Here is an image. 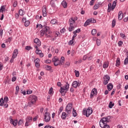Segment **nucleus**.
Segmentation results:
<instances>
[{
	"instance_id": "1",
	"label": "nucleus",
	"mask_w": 128,
	"mask_h": 128,
	"mask_svg": "<svg viewBox=\"0 0 128 128\" xmlns=\"http://www.w3.org/2000/svg\"><path fill=\"white\" fill-rule=\"evenodd\" d=\"M39 27L40 28H42V30L40 32L41 36H44V34H46L47 38H48V36H50V34L51 32H50V30H50L48 27L46 26H43L40 24L39 25Z\"/></svg>"
},
{
	"instance_id": "2",
	"label": "nucleus",
	"mask_w": 128,
	"mask_h": 128,
	"mask_svg": "<svg viewBox=\"0 0 128 128\" xmlns=\"http://www.w3.org/2000/svg\"><path fill=\"white\" fill-rule=\"evenodd\" d=\"M82 112L84 116H86V118H88L90 114H92V109L90 107L88 108H84Z\"/></svg>"
},
{
	"instance_id": "3",
	"label": "nucleus",
	"mask_w": 128,
	"mask_h": 128,
	"mask_svg": "<svg viewBox=\"0 0 128 128\" xmlns=\"http://www.w3.org/2000/svg\"><path fill=\"white\" fill-rule=\"evenodd\" d=\"M70 88V84L66 82L64 86H61L59 90L60 92H64L65 90H68Z\"/></svg>"
},
{
	"instance_id": "4",
	"label": "nucleus",
	"mask_w": 128,
	"mask_h": 128,
	"mask_svg": "<svg viewBox=\"0 0 128 128\" xmlns=\"http://www.w3.org/2000/svg\"><path fill=\"white\" fill-rule=\"evenodd\" d=\"M44 120L46 122H48L50 120V114L48 112H46L44 114Z\"/></svg>"
},
{
	"instance_id": "5",
	"label": "nucleus",
	"mask_w": 128,
	"mask_h": 128,
	"mask_svg": "<svg viewBox=\"0 0 128 128\" xmlns=\"http://www.w3.org/2000/svg\"><path fill=\"white\" fill-rule=\"evenodd\" d=\"M110 116L103 118L100 120V122L106 124H108V122H110Z\"/></svg>"
},
{
	"instance_id": "6",
	"label": "nucleus",
	"mask_w": 128,
	"mask_h": 128,
	"mask_svg": "<svg viewBox=\"0 0 128 128\" xmlns=\"http://www.w3.org/2000/svg\"><path fill=\"white\" fill-rule=\"evenodd\" d=\"M72 104H68L66 105V109H65V112H68V114H70L72 112Z\"/></svg>"
},
{
	"instance_id": "7",
	"label": "nucleus",
	"mask_w": 128,
	"mask_h": 128,
	"mask_svg": "<svg viewBox=\"0 0 128 128\" xmlns=\"http://www.w3.org/2000/svg\"><path fill=\"white\" fill-rule=\"evenodd\" d=\"M110 78L108 75H104L103 78V84L105 85L108 84V82H110Z\"/></svg>"
},
{
	"instance_id": "8",
	"label": "nucleus",
	"mask_w": 128,
	"mask_h": 128,
	"mask_svg": "<svg viewBox=\"0 0 128 128\" xmlns=\"http://www.w3.org/2000/svg\"><path fill=\"white\" fill-rule=\"evenodd\" d=\"M28 100L29 102H35L38 100V96L35 95H30L28 96Z\"/></svg>"
},
{
	"instance_id": "9",
	"label": "nucleus",
	"mask_w": 128,
	"mask_h": 128,
	"mask_svg": "<svg viewBox=\"0 0 128 128\" xmlns=\"http://www.w3.org/2000/svg\"><path fill=\"white\" fill-rule=\"evenodd\" d=\"M8 96H5L4 98V100L3 98H1V99L0 100V106H4V103H8Z\"/></svg>"
},
{
	"instance_id": "10",
	"label": "nucleus",
	"mask_w": 128,
	"mask_h": 128,
	"mask_svg": "<svg viewBox=\"0 0 128 128\" xmlns=\"http://www.w3.org/2000/svg\"><path fill=\"white\" fill-rule=\"evenodd\" d=\"M52 60L55 66H58V65L60 66V60L58 58H56V56H54L52 58Z\"/></svg>"
},
{
	"instance_id": "11",
	"label": "nucleus",
	"mask_w": 128,
	"mask_h": 128,
	"mask_svg": "<svg viewBox=\"0 0 128 128\" xmlns=\"http://www.w3.org/2000/svg\"><path fill=\"white\" fill-rule=\"evenodd\" d=\"M98 94V90L96 88H94L92 90L90 94V98H94V96H96Z\"/></svg>"
},
{
	"instance_id": "12",
	"label": "nucleus",
	"mask_w": 128,
	"mask_h": 128,
	"mask_svg": "<svg viewBox=\"0 0 128 128\" xmlns=\"http://www.w3.org/2000/svg\"><path fill=\"white\" fill-rule=\"evenodd\" d=\"M18 54V49H15L12 54V58H16Z\"/></svg>"
},
{
	"instance_id": "13",
	"label": "nucleus",
	"mask_w": 128,
	"mask_h": 128,
	"mask_svg": "<svg viewBox=\"0 0 128 128\" xmlns=\"http://www.w3.org/2000/svg\"><path fill=\"white\" fill-rule=\"evenodd\" d=\"M80 86V82H78L77 81H74L72 84V86L76 88L78 86Z\"/></svg>"
},
{
	"instance_id": "14",
	"label": "nucleus",
	"mask_w": 128,
	"mask_h": 128,
	"mask_svg": "<svg viewBox=\"0 0 128 128\" xmlns=\"http://www.w3.org/2000/svg\"><path fill=\"white\" fill-rule=\"evenodd\" d=\"M42 12L43 16H46V8L44 6L42 7Z\"/></svg>"
},
{
	"instance_id": "15",
	"label": "nucleus",
	"mask_w": 128,
	"mask_h": 128,
	"mask_svg": "<svg viewBox=\"0 0 128 128\" xmlns=\"http://www.w3.org/2000/svg\"><path fill=\"white\" fill-rule=\"evenodd\" d=\"M118 16V19L119 20H122V17L124 16V14H122V12L120 11Z\"/></svg>"
},
{
	"instance_id": "16",
	"label": "nucleus",
	"mask_w": 128,
	"mask_h": 128,
	"mask_svg": "<svg viewBox=\"0 0 128 128\" xmlns=\"http://www.w3.org/2000/svg\"><path fill=\"white\" fill-rule=\"evenodd\" d=\"M35 66L36 68H40V59L36 58L34 60Z\"/></svg>"
},
{
	"instance_id": "17",
	"label": "nucleus",
	"mask_w": 128,
	"mask_h": 128,
	"mask_svg": "<svg viewBox=\"0 0 128 128\" xmlns=\"http://www.w3.org/2000/svg\"><path fill=\"white\" fill-rule=\"evenodd\" d=\"M113 88H114V86L112 83H110L107 85V88L108 90H109V92H110V90H112Z\"/></svg>"
},
{
	"instance_id": "18",
	"label": "nucleus",
	"mask_w": 128,
	"mask_h": 128,
	"mask_svg": "<svg viewBox=\"0 0 128 128\" xmlns=\"http://www.w3.org/2000/svg\"><path fill=\"white\" fill-rule=\"evenodd\" d=\"M74 24H76V21L74 20V18H72L69 20V24L70 26H74Z\"/></svg>"
},
{
	"instance_id": "19",
	"label": "nucleus",
	"mask_w": 128,
	"mask_h": 128,
	"mask_svg": "<svg viewBox=\"0 0 128 128\" xmlns=\"http://www.w3.org/2000/svg\"><path fill=\"white\" fill-rule=\"evenodd\" d=\"M34 42L38 46H40V40L38 38H36L34 40Z\"/></svg>"
},
{
	"instance_id": "20",
	"label": "nucleus",
	"mask_w": 128,
	"mask_h": 128,
	"mask_svg": "<svg viewBox=\"0 0 128 128\" xmlns=\"http://www.w3.org/2000/svg\"><path fill=\"white\" fill-rule=\"evenodd\" d=\"M10 124H13L14 126H16L18 124V120H12L10 122Z\"/></svg>"
},
{
	"instance_id": "21",
	"label": "nucleus",
	"mask_w": 128,
	"mask_h": 128,
	"mask_svg": "<svg viewBox=\"0 0 128 128\" xmlns=\"http://www.w3.org/2000/svg\"><path fill=\"white\" fill-rule=\"evenodd\" d=\"M91 22H92V19H88L86 20V21L85 22L84 24V26H89Z\"/></svg>"
},
{
	"instance_id": "22",
	"label": "nucleus",
	"mask_w": 128,
	"mask_h": 128,
	"mask_svg": "<svg viewBox=\"0 0 128 128\" xmlns=\"http://www.w3.org/2000/svg\"><path fill=\"white\" fill-rule=\"evenodd\" d=\"M116 1H114L111 6L112 8V10L114 11V10L116 8Z\"/></svg>"
},
{
	"instance_id": "23",
	"label": "nucleus",
	"mask_w": 128,
	"mask_h": 128,
	"mask_svg": "<svg viewBox=\"0 0 128 128\" xmlns=\"http://www.w3.org/2000/svg\"><path fill=\"white\" fill-rule=\"evenodd\" d=\"M110 63L108 62V61L105 62L103 64V68H108V64Z\"/></svg>"
},
{
	"instance_id": "24",
	"label": "nucleus",
	"mask_w": 128,
	"mask_h": 128,
	"mask_svg": "<svg viewBox=\"0 0 128 128\" xmlns=\"http://www.w3.org/2000/svg\"><path fill=\"white\" fill-rule=\"evenodd\" d=\"M4 12H6V6H2L0 8V12L3 13Z\"/></svg>"
},
{
	"instance_id": "25",
	"label": "nucleus",
	"mask_w": 128,
	"mask_h": 128,
	"mask_svg": "<svg viewBox=\"0 0 128 128\" xmlns=\"http://www.w3.org/2000/svg\"><path fill=\"white\" fill-rule=\"evenodd\" d=\"M66 116H68V114H66V113L65 112H63L62 114V120H66Z\"/></svg>"
},
{
	"instance_id": "26",
	"label": "nucleus",
	"mask_w": 128,
	"mask_h": 128,
	"mask_svg": "<svg viewBox=\"0 0 128 128\" xmlns=\"http://www.w3.org/2000/svg\"><path fill=\"white\" fill-rule=\"evenodd\" d=\"M62 5L64 8H66L68 7V3L66 1H63L62 2Z\"/></svg>"
},
{
	"instance_id": "27",
	"label": "nucleus",
	"mask_w": 128,
	"mask_h": 128,
	"mask_svg": "<svg viewBox=\"0 0 128 128\" xmlns=\"http://www.w3.org/2000/svg\"><path fill=\"white\" fill-rule=\"evenodd\" d=\"M112 10V3H109L108 4V12H110Z\"/></svg>"
},
{
	"instance_id": "28",
	"label": "nucleus",
	"mask_w": 128,
	"mask_h": 128,
	"mask_svg": "<svg viewBox=\"0 0 128 128\" xmlns=\"http://www.w3.org/2000/svg\"><path fill=\"white\" fill-rule=\"evenodd\" d=\"M26 122H30L32 120V117L28 116L26 119Z\"/></svg>"
},
{
	"instance_id": "29",
	"label": "nucleus",
	"mask_w": 128,
	"mask_h": 128,
	"mask_svg": "<svg viewBox=\"0 0 128 128\" xmlns=\"http://www.w3.org/2000/svg\"><path fill=\"white\" fill-rule=\"evenodd\" d=\"M120 58H118L116 61V66H120Z\"/></svg>"
},
{
	"instance_id": "30",
	"label": "nucleus",
	"mask_w": 128,
	"mask_h": 128,
	"mask_svg": "<svg viewBox=\"0 0 128 128\" xmlns=\"http://www.w3.org/2000/svg\"><path fill=\"white\" fill-rule=\"evenodd\" d=\"M72 116H74V118H76V116H78V114L76 113V110H74V108H73V111H72Z\"/></svg>"
},
{
	"instance_id": "31",
	"label": "nucleus",
	"mask_w": 128,
	"mask_h": 128,
	"mask_svg": "<svg viewBox=\"0 0 128 128\" xmlns=\"http://www.w3.org/2000/svg\"><path fill=\"white\" fill-rule=\"evenodd\" d=\"M34 104H36V102H33L32 101H29V102H28V106H34Z\"/></svg>"
},
{
	"instance_id": "32",
	"label": "nucleus",
	"mask_w": 128,
	"mask_h": 128,
	"mask_svg": "<svg viewBox=\"0 0 128 128\" xmlns=\"http://www.w3.org/2000/svg\"><path fill=\"white\" fill-rule=\"evenodd\" d=\"M56 22H58L56 19H53L50 21V24H56Z\"/></svg>"
},
{
	"instance_id": "33",
	"label": "nucleus",
	"mask_w": 128,
	"mask_h": 128,
	"mask_svg": "<svg viewBox=\"0 0 128 128\" xmlns=\"http://www.w3.org/2000/svg\"><path fill=\"white\" fill-rule=\"evenodd\" d=\"M74 30V27L73 25L70 26V27L68 28V30L69 32H72Z\"/></svg>"
},
{
	"instance_id": "34",
	"label": "nucleus",
	"mask_w": 128,
	"mask_h": 128,
	"mask_svg": "<svg viewBox=\"0 0 128 128\" xmlns=\"http://www.w3.org/2000/svg\"><path fill=\"white\" fill-rule=\"evenodd\" d=\"M114 106V104L112 103V102H110L108 105L109 108H112Z\"/></svg>"
},
{
	"instance_id": "35",
	"label": "nucleus",
	"mask_w": 128,
	"mask_h": 128,
	"mask_svg": "<svg viewBox=\"0 0 128 128\" xmlns=\"http://www.w3.org/2000/svg\"><path fill=\"white\" fill-rule=\"evenodd\" d=\"M23 123H24V120L20 119L18 120L17 124L18 126H22V124Z\"/></svg>"
},
{
	"instance_id": "36",
	"label": "nucleus",
	"mask_w": 128,
	"mask_h": 128,
	"mask_svg": "<svg viewBox=\"0 0 128 128\" xmlns=\"http://www.w3.org/2000/svg\"><path fill=\"white\" fill-rule=\"evenodd\" d=\"M74 72L75 73L76 76V78H78V76H80V72L78 71L75 70Z\"/></svg>"
},
{
	"instance_id": "37",
	"label": "nucleus",
	"mask_w": 128,
	"mask_h": 128,
	"mask_svg": "<svg viewBox=\"0 0 128 128\" xmlns=\"http://www.w3.org/2000/svg\"><path fill=\"white\" fill-rule=\"evenodd\" d=\"M91 34H92V36H94V34H96V30L93 29L92 30V32H91Z\"/></svg>"
},
{
	"instance_id": "38",
	"label": "nucleus",
	"mask_w": 128,
	"mask_h": 128,
	"mask_svg": "<svg viewBox=\"0 0 128 128\" xmlns=\"http://www.w3.org/2000/svg\"><path fill=\"white\" fill-rule=\"evenodd\" d=\"M25 50H32V47L30 46H26Z\"/></svg>"
},
{
	"instance_id": "39",
	"label": "nucleus",
	"mask_w": 128,
	"mask_h": 128,
	"mask_svg": "<svg viewBox=\"0 0 128 128\" xmlns=\"http://www.w3.org/2000/svg\"><path fill=\"white\" fill-rule=\"evenodd\" d=\"M16 92H15V94H18V90H20V87L18 86H17L16 88Z\"/></svg>"
},
{
	"instance_id": "40",
	"label": "nucleus",
	"mask_w": 128,
	"mask_h": 128,
	"mask_svg": "<svg viewBox=\"0 0 128 128\" xmlns=\"http://www.w3.org/2000/svg\"><path fill=\"white\" fill-rule=\"evenodd\" d=\"M100 128H110V126L106 124H104V125L102 126V125L100 124Z\"/></svg>"
},
{
	"instance_id": "41",
	"label": "nucleus",
	"mask_w": 128,
	"mask_h": 128,
	"mask_svg": "<svg viewBox=\"0 0 128 128\" xmlns=\"http://www.w3.org/2000/svg\"><path fill=\"white\" fill-rule=\"evenodd\" d=\"M18 14L20 16H24V10L22 9L18 11Z\"/></svg>"
},
{
	"instance_id": "42",
	"label": "nucleus",
	"mask_w": 128,
	"mask_h": 128,
	"mask_svg": "<svg viewBox=\"0 0 128 128\" xmlns=\"http://www.w3.org/2000/svg\"><path fill=\"white\" fill-rule=\"evenodd\" d=\"M45 68L46 69V70H52V66H46L45 67Z\"/></svg>"
},
{
	"instance_id": "43",
	"label": "nucleus",
	"mask_w": 128,
	"mask_h": 128,
	"mask_svg": "<svg viewBox=\"0 0 128 128\" xmlns=\"http://www.w3.org/2000/svg\"><path fill=\"white\" fill-rule=\"evenodd\" d=\"M30 26V21L26 20L24 22V26Z\"/></svg>"
},
{
	"instance_id": "44",
	"label": "nucleus",
	"mask_w": 128,
	"mask_h": 128,
	"mask_svg": "<svg viewBox=\"0 0 128 128\" xmlns=\"http://www.w3.org/2000/svg\"><path fill=\"white\" fill-rule=\"evenodd\" d=\"M116 26V20H113L112 21V28H114Z\"/></svg>"
},
{
	"instance_id": "45",
	"label": "nucleus",
	"mask_w": 128,
	"mask_h": 128,
	"mask_svg": "<svg viewBox=\"0 0 128 128\" xmlns=\"http://www.w3.org/2000/svg\"><path fill=\"white\" fill-rule=\"evenodd\" d=\"M100 44H101L100 40L98 39L96 40V44H97V46H100Z\"/></svg>"
},
{
	"instance_id": "46",
	"label": "nucleus",
	"mask_w": 128,
	"mask_h": 128,
	"mask_svg": "<svg viewBox=\"0 0 128 128\" xmlns=\"http://www.w3.org/2000/svg\"><path fill=\"white\" fill-rule=\"evenodd\" d=\"M79 32H80V28H78L74 32V34H78Z\"/></svg>"
},
{
	"instance_id": "47",
	"label": "nucleus",
	"mask_w": 128,
	"mask_h": 128,
	"mask_svg": "<svg viewBox=\"0 0 128 128\" xmlns=\"http://www.w3.org/2000/svg\"><path fill=\"white\" fill-rule=\"evenodd\" d=\"M52 92H54V89L52 88V87L50 88V90L48 92L49 94H52Z\"/></svg>"
},
{
	"instance_id": "48",
	"label": "nucleus",
	"mask_w": 128,
	"mask_h": 128,
	"mask_svg": "<svg viewBox=\"0 0 128 128\" xmlns=\"http://www.w3.org/2000/svg\"><path fill=\"white\" fill-rule=\"evenodd\" d=\"M70 62H66L65 63V68H68V66H70Z\"/></svg>"
},
{
	"instance_id": "49",
	"label": "nucleus",
	"mask_w": 128,
	"mask_h": 128,
	"mask_svg": "<svg viewBox=\"0 0 128 128\" xmlns=\"http://www.w3.org/2000/svg\"><path fill=\"white\" fill-rule=\"evenodd\" d=\"M88 54L84 56L83 57V60H86V58H88Z\"/></svg>"
},
{
	"instance_id": "50",
	"label": "nucleus",
	"mask_w": 128,
	"mask_h": 128,
	"mask_svg": "<svg viewBox=\"0 0 128 128\" xmlns=\"http://www.w3.org/2000/svg\"><path fill=\"white\" fill-rule=\"evenodd\" d=\"M99 4H96L94 5V10H98V6H99Z\"/></svg>"
},
{
	"instance_id": "51",
	"label": "nucleus",
	"mask_w": 128,
	"mask_h": 128,
	"mask_svg": "<svg viewBox=\"0 0 128 128\" xmlns=\"http://www.w3.org/2000/svg\"><path fill=\"white\" fill-rule=\"evenodd\" d=\"M94 0H92L90 2V6H94Z\"/></svg>"
},
{
	"instance_id": "52",
	"label": "nucleus",
	"mask_w": 128,
	"mask_h": 128,
	"mask_svg": "<svg viewBox=\"0 0 128 128\" xmlns=\"http://www.w3.org/2000/svg\"><path fill=\"white\" fill-rule=\"evenodd\" d=\"M128 64V58H126L124 61V64Z\"/></svg>"
},
{
	"instance_id": "53",
	"label": "nucleus",
	"mask_w": 128,
	"mask_h": 128,
	"mask_svg": "<svg viewBox=\"0 0 128 128\" xmlns=\"http://www.w3.org/2000/svg\"><path fill=\"white\" fill-rule=\"evenodd\" d=\"M36 52L37 54H42V51L40 50H37L36 51Z\"/></svg>"
},
{
	"instance_id": "54",
	"label": "nucleus",
	"mask_w": 128,
	"mask_h": 128,
	"mask_svg": "<svg viewBox=\"0 0 128 128\" xmlns=\"http://www.w3.org/2000/svg\"><path fill=\"white\" fill-rule=\"evenodd\" d=\"M73 40H72V39L71 40H70L69 42H68L69 46H72V44H74V41Z\"/></svg>"
},
{
	"instance_id": "55",
	"label": "nucleus",
	"mask_w": 128,
	"mask_h": 128,
	"mask_svg": "<svg viewBox=\"0 0 128 128\" xmlns=\"http://www.w3.org/2000/svg\"><path fill=\"white\" fill-rule=\"evenodd\" d=\"M45 62L46 64H50L52 62V60H47L45 61Z\"/></svg>"
},
{
	"instance_id": "56",
	"label": "nucleus",
	"mask_w": 128,
	"mask_h": 128,
	"mask_svg": "<svg viewBox=\"0 0 128 128\" xmlns=\"http://www.w3.org/2000/svg\"><path fill=\"white\" fill-rule=\"evenodd\" d=\"M118 46H122V41H119L118 42Z\"/></svg>"
},
{
	"instance_id": "57",
	"label": "nucleus",
	"mask_w": 128,
	"mask_h": 128,
	"mask_svg": "<svg viewBox=\"0 0 128 128\" xmlns=\"http://www.w3.org/2000/svg\"><path fill=\"white\" fill-rule=\"evenodd\" d=\"M120 36H122V38H126V35H124V34L123 33H120Z\"/></svg>"
},
{
	"instance_id": "58",
	"label": "nucleus",
	"mask_w": 128,
	"mask_h": 128,
	"mask_svg": "<svg viewBox=\"0 0 128 128\" xmlns=\"http://www.w3.org/2000/svg\"><path fill=\"white\" fill-rule=\"evenodd\" d=\"M114 92H116V90L113 89L112 92L110 94V96H113L114 94Z\"/></svg>"
},
{
	"instance_id": "59",
	"label": "nucleus",
	"mask_w": 128,
	"mask_h": 128,
	"mask_svg": "<svg viewBox=\"0 0 128 128\" xmlns=\"http://www.w3.org/2000/svg\"><path fill=\"white\" fill-rule=\"evenodd\" d=\"M60 60L62 61V62L64 64V56L61 57Z\"/></svg>"
},
{
	"instance_id": "60",
	"label": "nucleus",
	"mask_w": 128,
	"mask_h": 128,
	"mask_svg": "<svg viewBox=\"0 0 128 128\" xmlns=\"http://www.w3.org/2000/svg\"><path fill=\"white\" fill-rule=\"evenodd\" d=\"M30 126V122L26 121L25 124V126Z\"/></svg>"
},
{
	"instance_id": "61",
	"label": "nucleus",
	"mask_w": 128,
	"mask_h": 128,
	"mask_svg": "<svg viewBox=\"0 0 128 128\" xmlns=\"http://www.w3.org/2000/svg\"><path fill=\"white\" fill-rule=\"evenodd\" d=\"M18 16H20L18 15V14L16 13L15 14V18H16L18 20Z\"/></svg>"
},
{
	"instance_id": "62",
	"label": "nucleus",
	"mask_w": 128,
	"mask_h": 128,
	"mask_svg": "<svg viewBox=\"0 0 128 128\" xmlns=\"http://www.w3.org/2000/svg\"><path fill=\"white\" fill-rule=\"evenodd\" d=\"M3 30H0V36L2 38Z\"/></svg>"
},
{
	"instance_id": "63",
	"label": "nucleus",
	"mask_w": 128,
	"mask_h": 128,
	"mask_svg": "<svg viewBox=\"0 0 128 128\" xmlns=\"http://www.w3.org/2000/svg\"><path fill=\"white\" fill-rule=\"evenodd\" d=\"M4 107L6 108L8 106V103H4Z\"/></svg>"
},
{
	"instance_id": "64",
	"label": "nucleus",
	"mask_w": 128,
	"mask_h": 128,
	"mask_svg": "<svg viewBox=\"0 0 128 128\" xmlns=\"http://www.w3.org/2000/svg\"><path fill=\"white\" fill-rule=\"evenodd\" d=\"M128 16L127 18H124V21L125 22H128Z\"/></svg>"
}]
</instances>
